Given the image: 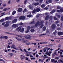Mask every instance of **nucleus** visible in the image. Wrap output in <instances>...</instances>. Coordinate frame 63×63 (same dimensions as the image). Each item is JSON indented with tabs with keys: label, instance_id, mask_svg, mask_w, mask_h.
Segmentation results:
<instances>
[{
	"label": "nucleus",
	"instance_id": "f257e3e1",
	"mask_svg": "<svg viewBox=\"0 0 63 63\" xmlns=\"http://www.w3.org/2000/svg\"><path fill=\"white\" fill-rule=\"evenodd\" d=\"M42 24H43V21H41L40 22L39 21H37L35 24V27H37L39 25H41L40 28H42L44 26V25Z\"/></svg>",
	"mask_w": 63,
	"mask_h": 63
},
{
	"label": "nucleus",
	"instance_id": "f03ea898",
	"mask_svg": "<svg viewBox=\"0 0 63 63\" xmlns=\"http://www.w3.org/2000/svg\"><path fill=\"white\" fill-rule=\"evenodd\" d=\"M31 36H30L29 35H27L25 37V38L26 39H28L29 40H32V38H31Z\"/></svg>",
	"mask_w": 63,
	"mask_h": 63
},
{
	"label": "nucleus",
	"instance_id": "7ed1b4c3",
	"mask_svg": "<svg viewBox=\"0 0 63 63\" xmlns=\"http://www.w3.org/2000/svg\"><path fill=\"white\" fill-rule=\"evenodd\" d=\"M18 24H15L12 25V27H13L14 28H16L18 27Z\"/></svg>",
	"mask_w": 63,
	"mask_h": 63
},
{
	"label": "nucleus",
	"instance_id": "20e7f679",
	"mask_svg": "<svg viewBox=\"0 0 63 63\" xmlns=\"http://www.w3.org/2000/svg\"><path fill=\"white\" fill-rule=\"evenodd\" d=\"M20 20H24L25 19V17L24 16H22L19 17Z\"/></svg>",
	"mask_w": 63,
	"mask_h": 63
},
{
	"label": "nucleus",
	"instance_id": "39448f33",
	"mask_svg": "<svg viewBox=\"0 0 63 63\" xmlns=\"http://www.w3.org/2000/svg\"><path fill=\"white\" fill-rule=\"evenodd\" d=\"M56 25L55 24H53L51 26L52 28L53 29H55L56 28Z\"/></svg>",
	"mask_w": 63,
	"mask_h": 63
},
{
	"label": "nucleus",
	"instance_id": "423d86ee",
	"mask_svg": "<svg viewBox=\"0 0 63 63\" xmlns=\"http://www.w3.org/2000/svg\"><path fill=\"white\" fill-rule=\"evenodd\" d=\"M22 29V28L21 27H19L16 28V30L18 32H19Z\"/></svg>",
	"mask_w": 63,
	"mask_h": 63
},
{
	"label": "nucleus",
	"instance_id": "0eeeda50",
	"mask_svg": "<svg viewBox=\"0 0 63 63\" xmlns=\"http://www.w3.org/2000/svg\"><path fill=\"white\" fill-rule=\"evenodd\" d=\"M24 50L25 52H26L27 53H29V55H31L32 54V52H28L26 50V49H24Z\"/></svg>",
	"mask_w": 63,
	"mask_h": 63
},
{
	"label": "nucleus",
	"instance_id": "6e6552de",
	"mask_svg": "<svg viewBox=\"0 0 63 63\" xmlns=\"http://www.w3.org/2000/svg\"><path fill=\"white\" fill-rule=\"evenodd\" d=\"M17 21V19H14L12 22V23H16Z\"/></svg>",
	"mask_w": 63,
	"mask_h": 63
},
{
	"label": "nucleus",
	"instance_id": "1a4fd4ad",
	"mask_svg": "<svg viewBox=\"0 0 63 63\" xmlns=\"http://www.w3.org/2000/svg\"><path fill=\"white\" fill-rule=\"evenodd\" d=\"M57 51V50H56L54 52L53 54L52 55V56L53 57H54V56L56 55V51Z\"/></svg>",
	"mask_w": 63,
	"mask_h": 63
},
{
	"label": "nucleus",
	"instance_id": "9d476101",
	"mask_svg": "<svg viewBox=\"0 0 63 63\" xmlns=\"http://www.w3.org/2000/svg\"><path fill=\"white\" fill-rule=\"evenodd\" d=\"M17 11L18 12H21L22 11V9L21 8H19L18 9Z\"/></svg>",
	"mask_w": 63,
	"mask_h": 63
},
{
	"label": "nucleus",
	"instance_id": "9b49d317",
	"mask_svg": "<svg viewBox=\"0 0 63 63\" xmlns=\"http://www.w3.org/2000/svg\"><path fill=\"white\" fill-rule=\"evenodd\" d=\"M58 35L59 36H61V35H63V33L62 32H58Z\"/></svg>",
	"mask_w": 63,
	"mask_h": 63
},
{
	"label": "nucleus",
	"instance_id": "f8f14e48",
	"mask_svg": "<svg viewBox=\"0 0 63 63\" xmlns=\"http://www.w3.org/2000/svg\"><path fill=\"white\" fill-rule=\"evenodd\" d=\"M55 10L54 9L52 11H51V12H50V14H52L53 13H55Z\"/></svg>",
	"mask_w": 63,
	"mask_h": 63
},
{
	"label": "nucleus",
	"instance_id": "ddd939ff",
	"mask_svg": "<svg viewBox=\"0 0 63 63\" xmlns=\"http://www.w3.org/2000/svg\"><path fill=\"white\" fill-rule=\"evenodd\" d=\"M35 10L37 12H39L40 11V9L39 8H37Z\"/></svg>",
	"mask_w": 63,
	"mask_h": 63
},
{
	"label": "nucleus",
	"instance_id": "4468645a",
	"mask_svg": "<svg viewBox=\"0 0 63 63\" xmlns=\"http://www.w3.org/2000/svg\"><path fill=\"white\" fill-rule=\"evenodd\" d=\"M49 16H47L45 17V20H47V19H48V18H49Z\"/></svg>",
	"mask_w": 63,
	"mask_h": 63
},
{
	"label": "nucleus",
	"instance_id": "2eb2a0df",
	"mask_svg": "<svg viewBox=\"0 0 63 63\" xmlns=\"http://www.w3.org/2000/svg\"><path fill=\"white\" fill-rule=\"evenodd\" d=\"M9 25H10L9 24H5L4 25V27H8Z\"/></svg>",
	"mask_w": 63,
	"mask_h": 63
},
{
	"label": "nucleus",
	"instance_id": "dca6fc26",
	"mask_svg": "<svg viewBox=\"0 0 63 63\" xmlns=\"http://www.w3.org/2000/svg\"><path fill=\"white\" fill-rule=\"evenodd\" d=\"M30 29H31V27L30 26H28L27 28V30H30Z\"/></svg>",
	"mask_w": 63,
	"mask_h": 63
},
{
	"label": "nucleus",
	"instance_id": "f3484780",
	"mask_svg": "<svg viewBox=\"0 0 63 63\" xmlns=\"http://www.w3.org/2000/svg\"><path fill=\"white\" fill-rule=\"evenodd\" d=\"M20 30V32H21V33L22 32H24V28H23Z\"/></svg>",
	"mask_w": 63,
	"mask_h": 63
},
{
	"label": "nucleus",
	"instance_id": "a211bd4d",
	"mask_svg": "<svg viewBox=\"0 0 63 63\" xmlns=\"http://www.w3.org/2000/svg\"><path fill=\"white\" fill-rule=\"evenodd\" d=\"M35 21H32L30 22V23L31 24H35Z\"/></svg>",
	"mask_w": 63,
	"mask_h": 63
},
{
	"label": "nucleus",
	"instance_id": "6ab92c4d",
	"mask_svg": "<svg viewBox=\"0 0 63 63\" xmlns=\"http://www.w3.org/2000/svg\"><path fill=\"white\" fill-rule=\"evenodd\" d=\"M16 11H14L12 12V15H14L16 14Z\"/></svg>",
	"mask_w": 63,
	"mask_h": 63
},
{
	"label": "nucleus",
	"instance_id": "aec40b11",
	"mask_svg": "<svg viewBox=\"0 0 63 63\" xmlns=\"http://www.w3.org/2000/svg\"><path fill=\"white\" fill-rule=\"evenodd\" d=\"M21 59H24L25 58V57L23 56H21Z\"/></svg>",
	"mask_w": 63,
	"mask_h": 63
},
{
	"label": "nucleus",
	"instance_id": "412c9836",
	"mask_svg": "<svg viewBox=\"0 0 63 63\" xmlns=\"http://www.w3.org/2000/svg\"><path fill=\"white\" fill-rule=\"evenodd\" d=\"M36 12V9H34L33 10V11L32 13V14H34V13H35Z\"/></svg>",
	"mask_w": 63,
	"mask_h": 63
},
{
	"label": "nucleus",
	"instance_id": "4be33fe9",
	"mask_svg": "<svg viewBox=\"0 0 63 63\" xmlns=\"http://www.w3.org/2000/svg\"><path fill=\"white\" fill-rule=\"evenodd\" d=\"M43 31H45L46 29V26H44L43 27Z\"/></svg>",
	"mask_w": 63,
	"mask_h": 63
},
{
	"label": "nucleus",
	"instance_id": "5701e85b",
	"mask_svg": "<svg viewBox=\"0 0 63 63\" xmlns=\"http://www.w3.org/2000/svg\"><path fill=\"white\" fill-rule=\"evenodd\" d=\"M26 11H27V9L26 8H25L24 11H23V13H24V12H26Z\"/></svg>",
	"mask_w": 63,
	"mask_h": 63
},
{
	"label": "nucleus",
	"instance_id": "b1692460",
	"mask_svg": "<svg viewBox=\"0 0 63 63\" xmlns=\"http://www.w3.org/2000/svg\"><path fill=\"white\" fill-rule=\"evenodd\" d=\"M16 40H17L18 41H21L20 39L19 38H18L17 37H16Z\"/></svg>",
	"mask_w": 63,
	"mask_h": 63
},
{
	"label": "nucleus",
	"instance_id": "393cba45",
	"mask_svg": "<svg viewBox=\"0 0 63 63\" xmlns=\"http://www.w3.org/2000/svg\"><path fill=\"white\" fill-rule=\"evenodd\" d=\"M29 8L30 9H31V10H33V8L31 5H29Z\"/></svg>",
	"mask_w": 63,
	"mask_h": 63
},
{
	"label": "nucleus",
	"instance_id": "a878e982",
	"mask_svg": "<svg viewBox=\"0 0 63 63\" xmlns=\"http://www.w3.org/2000/svg\"><path fill=\"white\" fill-rule=\"evenodd\" d=\"M32 16V15H29L27 16V17H30Z\"/></svg>",
	"mask_w": 63,
	"mask_h": 63
},
{
	"label": "nucleus",
	"instance_id": "bb28decb",
	"mask_svg": "<svg viewBox=\"0 0 63 63\" xmlns=\"http://www.w3.org/2000/svg\"><path fill=\"white\" fill-rule=\"evenodd\" d=\"M31 32H34V31H35V30H34V29H32L31 30Z\"/></svg>",
	"mask_w": 63,
	"mask_h": 63
},
{
	"label": "nucleus",
	"instance_id": "cd10ccee",
	"mask_svg": "<svg viewBox=\"0 0 63 63\" xmlns=\"http://www.w3.org/2000/svg\"><path fill=\"white\" fill-rule=\"evenodd\" d=\"M5 20L4 19H2L0 20V22H4Z\"/></svg>",
	"mask_w": 63,
	"mask_h": 63
},
{
	"label": "nucleus",
	"instance_id": "c85d7f7f",
	"mask_svg": "<svg viewBox=\"0 0 63 63\" xmlns=\"http://www.w3.org/2000/svg\"><path fill=\"white\" fill-rule=\"evenodd\" d=\"M5 33H6V34H9V35H12V33H11L10 32H5Z\"/></svg>",
	"mask_w": 63,
	"mask_h": 63
},
{
	"label": "nucleus",
	"instance_id": "c756f323",
	"mask_svg": "<svg viewBox=\"0 0 63 63\" xmlns=\"http://www.w3.org/2000/svg\"><path fill=\"white\" fill-rule=\"evenodd\" d=\"M16 37H19V38H22V37H22V36L20 35H16Z\"/></svg>",
	"mask_w": 63,
	"mask_h": 63
},
{
	"label": "nucleus",
	"instance_id": "7c9ffc66",
	"mask_svg": "<svg viewBox=\"0 0 63 63\" xmlns=\"http://www.w3.org/2000/svg\"><path fill=\"white\" fill-rule=\"evenodd\" d=\"M39 3L38 2L35 3L34 4V5H35V6H38V5H39Z\"/></svg>",
	"mask_w": 63,
	"mask_h": 63
},
{
	"label": "nucleus",
	"instance_id": "2f4dec72",
	"mask_svg": "<svg viewBox=\"0 0 63 63\" xmlns=\"http://www.w3.org/2000/svg\"><path fill=\"white\" fill-rule=\"evenodd\" d=\"M47 47H45L44 48V52H46V51H47Z\"/></svg>",
	"mask_w": 63,
	"mask_h": 63
},
{
	"label": "nucleus",
	"instance_id": "473e14b6",
	"mask_svg": "<svg viewBox=\"0 0 63 63\" xmlns=\"http://www.w3.org/2000/svg\"><path fill=\"white\" fill-rule=\"evenodd\" d=\"M55 61V60L54 59H52L51 60V61L52 62H53Z\"/></svg>",
	"mask_w": 63,
	"mask_h": 63
},
{
	"label": "nucleus",
	"instance_id": "72a5a7b5",
	"mask_svg": "<svg viewBox=\"0 0 63 63\" xmlns=\"http://www.w3.org/2000/svg\"><path fill=\"white\" fill-rule=\"evenodd\" d=\"M11 48H13L14 49H15V46H14V45H13L11 46Z\"/></svg>",
	"mask_w": 63,
	"mask_h": 63
},
{
	"label": "nucleus",
	"instance_id": "f704fd0d",
	"mask_svg": "<svg viewBox=\"0 0 63 63\" xmlns=\"http://www.w3.org/2000/svg\"><path fill=\"white\" fill-rule=\"evenodd\" d=\"M54 20H58V19L57 18H56L55 17H54Z\"/></svg>",
	"mask_w": 63,
	"mask_h": 63
},
{
	"label": "nucleus",
	"instance_id": "c9c22d12",
	"mask_svg": "<svg viewBox=\"0 0 63 63\" xmlns=\"http://www.w3.org/2000/svg\"><path fill=\"white\" fill-rule=\"evenodd\" d=\"M4 38L5 39H8V36H4Z\"/></svg>",
	"mask_w": 63,
	"mask_h": 63
},
{
	"label": "nucleus",
	"instance_id": "e433bc0d",
	"mask_svg": "<svg viewBox=\"0 0 63 63\" xmlns=\"http://www.w3.org/2000/svg\"><path fill=\"white\" fill-rule=\"evenodd\" d=\"M9 55H10L11 56H12V55H14V54L12 53H8Z\"/></svg>",
	"mask_w": 63,
	"mask_h": 63
},
{
	"label": "nucleus",
	"instance_id": "4c0bfd02",
	"mask_svg": "<svg viewBox=\"0 0 63 63\" xmlns=\"http://www.w3.org/2000/svg\"><path fill=\"white\" fill-rule=\"evenodd\" d=\"M57 9H60H60H61V7L60 6H58L57 7Z\"/></svg>",
	"mask_w": 63,
	"mask_h": 63
},
{
	"label": "nucleus",
	"instance_id": "58836bf2",
	"mask_svg": "<svg viewBox=\"0 0 63 63\" xmlns=\"http://www.w3.org/2000/svg\"><path fill=\"white\" fill-rule=\"evenodd\" d=\"M60 12H61V13H62L63 12V8H61L60 9Z\"/></svg>",
	"mask_w": 63,
	"mask_h": 63
},
{
	"label": "nucleus",
	"instance_id": "ea45409f",
	"mask_svg": "<svg viewBox=\"0 0 63 63\" xmlns=\"http://www.w3.org/2000/svg\"><path fill=\"white\" fill-rule=\"evenodd\" d=\"M31 44V43H27L25 44V45H30Z\"/></svg>",
	"mask_w": 63,
	"mask_h": 63
},
{
	"label": "nucleus",
	"instance_id": "a19ab883",
	"mask_svg": "<svg viewBox=\"0 0 63 63\" xmlns=\"http://www.w3.org/2000/svg\"><path fill=\"white\" fill-rule=\"evenodd\" d=\"M5 23L6 24H9V23H10V22L9 21H6Z\"/></svg>",
	"mask_w": 63,
	"mask_h": 63
},
{
	"label": "nucleus",
	"instance_id": "79ce46f5",
	"mask_svg": "<svg viewBox=\"0 0 63 63\" xmlns=\"http://www.w3.org/2000/svg\"><path fill=\"white\" fill-rule=\"evenodd\" d=\"M44 56H45V57H44V58H47L48 57H47V55L46 54H45L44 55Z\"/></svg>",
	"mask_w": 63,
	"mask_h": 63
},
{
	"label": "nucleus",
	"instance_id": "37998d69",
	"mask_svg": "<svg viewBox=\"0 0 63 63\" xmlns=\"http://www.w3.org/2000/svg\"><path fill=\"white\" fill-rule=\"evenodd\" d=\"M48 2L49 3H51L52 2V0H48Z\"/></svg>",
	"mask_w": 63,
	"mask_h": 63
},
{
	"label": "nucleus",
	"instance_id": "c03bdc74",
	"mask_svg": "<svg viewBox=\"0 0 63 63\" xmlns=\"http://www.w3.org/2000/svg\"><path fill=\"white\" fill-rule=\"evenodd\" d=\"M27 0H25L24 2V4H26V2H27Z\"/></svg>",
	"mask_w": 63,
	"mask_h": 63
},
{
	"label": "nucleus",
	"instance_id": "a18cd8bd",
	"mask_svg": "<svg viewBox=\"0 0 63 63\" xmlns=\"http://www.w3.org/2000/svg\"><path fill=\"white\" fill-rule=\"evenodd\" d=\"M4 36H1L0 37V39H4Z\"/></svg>",
	"mask_w": 63,
	"mask_h": 63
},
{
	"label": "nucleus",
	"instance_id": "49530a36",
	"mask_svg": "<svg viewBox=\"0 0 63 63\" xmlns=\"http://www.w3.org/2000/svg\"><path fill=\"white\" fill-rule=\"evenodd\" d=\"M57 17L58 18H60L61 16L60 15H58L57 16Z\"/></svg>",
	"mask_w": 63,
	"mask_h": 63
},
{
	"label": "nucleus",
	"instance_id": "de8ad7c7",
	"mask_svg": "<svg viewBox=\"0 0 63 63\" xmlns=\"http://www.w3.org/2000/svg\"><path fill=\"white\" fill-rule=\"evenodd\" d=\"M41 7L42 8H44V7H45V4H42V5H41Z\"/></svg>",
	"mask_w": 63,
	"mask_h": 63
},
{
	"label": "nucleus",
	"instance_id": "09e8293b",
	"mask_svg": "<svg viewBox=\"0 0 63 63\" xmlns=\"http://www.w3.org/2000/svg\"><path fill=\"white\" fill-rule=\"evenodd\" d=\"M29 32V30H27L25 31V33H28Z\"/></svg>",
	"mask_w": 63,
	"mask_h": 63
},
{
	"label": "nucleus",
	"instance_id": "8fccbe9b",
	"mask_svg": "<svg viewBox=\"0 0 63 63\" xmlns=\"http://www.w3.org/2000/svg\"><path fill=\"white\" fill-rule=\"evenodd\" d=\"M52 19H53L52 16H50V20H52Z\"/></svg>",
	"mask_w": 63,
	"mask_h": 63
},
{
	"label": "nucleus",
	"instance_id": "3c124183",
	"mask_svg": "<svg viewBox=\"0 0 63 63\" xmlns=\"http://www.w3.org/2000/svg\"><path fill=\"white\" fill-rule=\"evenodd\" d=\"M59 23V21L58 20L57 21L55 22V23H56V24H57V23Z\"/></svg>",
	"mask_w": 63,
	"mask_h": 63
},
{
	"label": "nucleus",
	"instance_id": "603ef678",
	"mask_svg": "<svg viewBox=\"0 0 63 63\" xmlns=\"http://www.w3.org/2000/svg\"><path fill=\"white\" fill-rule=\"evenodd\" d=\"M47 42H42V44H47Z\"/></svg>",
	"mask_w": 63,
	"mask_h": 63
},
{
	"label": "nucleus",
	"instance_id": "864d4df0",
	"mask_svg": "<svg viewBox=\"0 0 63 63\" xmlns=\"http://www.w3.org/2000/svg\"><path fill=\"white\" fill-rule=\"evenodd\" d=\"M46 3L47 4H49V3H48V1L47 0L46 1Z\"/></svg>",
	"mask_w": 63,
	"mask_h": 63
},
{
	"label": "nucleus",
	"instance_id": "5fc2aeb1",
	"mask_svg": "<svg viewBox=\"0 0 63 63\" xmlns=\"http://www.w3.org/2000/svg\"><path fill=\"white\" fill-rule=\"evenodd\" d=\"M9 19V17H6L5 18V20H8Z\"/></svg>",
	"mask_w": 63,
	"mask_h": 63
},
{
	"label": "nucleus",
	"instance_id": "6e6d98bb",
	"mask_svg": "<svg viewBox=\"0 0 63 63\" xmlns=\"http://www.w3.org/2000/svg\"><path fill=\"white\" fill-rule=\"evenodd\" d=\"M31 60H33H33H35V58L34 57L32 58H31Z\"/></svg>",
	"mask_w": 63,
	"mask_h": 63
},
{
	"label": "nucleus",
	"instance_id": "4d7b16f0",
	"mask_svg": "<svg viewBox=\"0 0 63 63\" xmlns=\"http://www.w3.org/2000/svg\"><path fill=\"white\" fill-rule=\"evenodd\" d=\"M19 25H23V23H19Z\"/></svg>",
	"mask_w": 63,
	"mask_h": 63
},
{
	"label": "nucleus",
	"instance_id": "13d9d810",
	"mask_svg": "<svg viewBox=\"0 0 63 63\" xmlns=\"http://www.w3.org/2000/svg\"><path fill=\"white\" fill-rule=\"evenodd\" d=\"M55 59H59V57H56L55 58Z\"/></svg>",
	"mask_w": 63,
	"mask_h": 63
},
{
	"label": "nucleus",
	"instance_id": "bf43d9fd",
	"mask_svg": "<svg viewBox=\"0 0 63 63\" xmlns=\"http://www.w3.org/2000/svg\"><path fill=\"white\" fill-rule=\"evenodd\" d=\"M43 1V0H40L39 1V3H42V2Z\"/></svg>",
	"mask_w": 63,
	"mask_h": 63
},
{
	"label": "nucleus",
	"instance_id": "052dcab7",
	"mask_svg": "<svg viewBox=\"0 0 63 63\" xmlns=\"http://www.w3.org/2000/svg\"><path fill=\"white\" fill-rule=\"evenodd\" d=\"M61 20L62 21H63V16H62L61 17Z\"/></svg>",
	"mask_w": 63,
	"mask_h": 63
},
{
	"label": "nucleus",
	"instance_id": "680f3d73",
	"mask_svg": "<svg viewBox=\"0 0 63 63\" xmlns=\"http://www.w3.org/2000/svg\"><path fill=\"white\" fill-rule=\"evenodd\" d=\"M3 7H6V5L5 4H3Z\"/></svg>",
	"mask_w": 63,
	"mask_h": 63
},
{
	"label": "nucleus",
	"instance_id": "e2e57ef3",
	"mask_svg": "<svg viewBox=\"0 0 63 63\" xmlns=\"http://www.w3.org/2000/svg\"><path fill=\"white\" fill-rule=\"evenodd\" d=\"M10 3H11V0H9V1L8 3V4H10Z\"/></svg>",
	"mask_w": 63,
	"mask_h": 63
},
{
	"label": "nucleus",
	"instance_id": "0e129e2a",
	"mask_svg": "<svg viewBox=\"0 0 63 63\" xmlns=\"http://www.w3.org/2000/svg\"><path fill=\"white\" fill-rule=\"evenodd\" d=\"M60 29H61V28H58L57 29V30H60Z\"/></svg>",
	"mask_w": 63,
	"mask_h": 63
},
{
	"label": "nucleus",
	"instance_id": "69168bd1",
	"mask_svg": "<svg viewBox=\"0 0 63 63\" xmlns=\"http://www.w3.org/2000/svg\"><path fill=\"white\" fill-rule=\"evenodd\" d=\"M8 45H12V42H10L9 43H8Z\"/></svg>",
	"mask_w": 63,
	"mask_h": 63
},
{
	"label": "nucleus",
	"instance_id": "338daca9",
	"mask_svg": "<svg viewBox=\"0 0 63 63\" xmlns=\"http://www.w3.org/2000/svg\"><path fill=\"white\" fill-rule=\"evenodd\" d=\"M23 42L24 43H27V41L25 40H24Z\"/></svg>",
	"mask_w": 63,
	"mask_h": 63
},
{
	"label": "nucleus",
	"instance_id": "774afa93",
	"mask_svg": "<svg viewBox=\"0 0 63 63\" xmlns=\"http://www.w3.org/2000/svg\"><path fill=\"white\" fill-rule=\"evenodd\" d=\"M50 48H47V51H48V50H49Z\"/></svg>",
	"mask_w": 63,
	"mask_h": 63
}]
</instances>
